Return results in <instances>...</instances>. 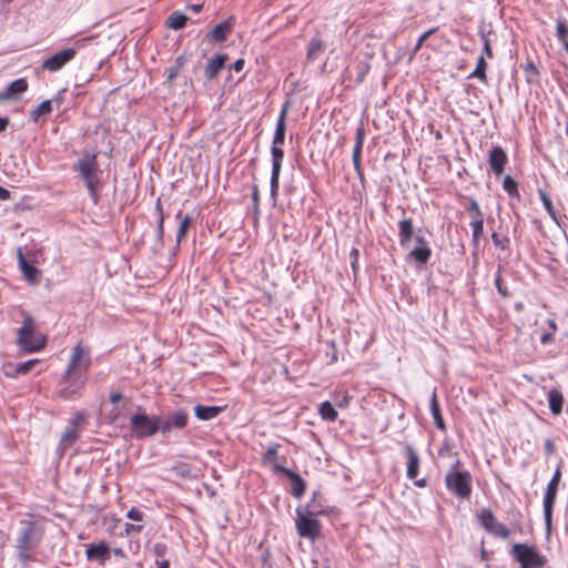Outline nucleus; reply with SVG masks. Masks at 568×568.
I'll list each match as a JSON object with an SVG mask.
<instances>
[{"label": "nucleus", "mask_w": 568, "mask_h": 568, "mask_svg": "<svg viewBox=\"0 0 568 568\" xmlns=\"http://www.w3.org/2000/svg\"><path fill=\"white\" fill-rule=\"evenodd\" d=\"M44 536V527L36 519H22L16 536V551L19 562L27 565L33 558Z\"/></svg>", "instance_id": "1"}, {"label": "nucleus", "mask_w": 568, "mask_h": 568, "mask_svg": "<svg viewBox=\"0 0 568 568\" xmlns=\"http://www.w3.org/2000/svg\"><path fill=\"white\" fill-rule=\"evenodd\" d=\"M295 511L297 534L313 541L317 539L321 536L322 525L316 517L323 515L324 510L318 509L316 506H313V504H306L304 507H297Z\"/></svg>", "instance_id": "2"}, {"label": "nucleus", "mask_w": 568, "mask_h": 568, "mask_svg": "<svg viewBox=\"0 0 568 568\" xmlns=\"http://www.w3.org/2000/svg\"><path fill=\"white\" fill-rule=\"evenodd\" d=\"M17 343L24 353H37L44 348L47 338L36 328V323L30 315H26L22 326L18 329Z\"/></svg>", "instance_id": "3"}, {"label": "nucleus", "mask_w": 568, "mask_h": 568, "mask_svg": "<svg viewBox=\"0 0 568 568\" xmlns=\"http://www.w3.org/2000/svg\"><path fill=\"white\" fill-rule=\"evenodd\" d=\"M460 460L457 459L445 476V485L453 495L467 499L470 497L473 489L471 475L468 470L458 469Z\"/></svg>", "instance_id": "4"}, {"label": "nucleus", "mask_w": 568, "mask_h": 568, "mask_svg": "<svg viewBox=\"0 0 568 568\" xmlns=\"http://www.w3.org/2000/svg\"><path fill=\"white\" fill-rule=\"evenodd\" d=\"M75 170L79 172L80 176L84 181V184L88 189V192L94 203L98 202L97 186L99 184L98 178V162L97 155L90 152L83 153L81 158L78 159L75 165Z\"/></svg>", "instance_id": "5"}, {"label": "nucleus", "mask_w": 568, "mask_h": 568, "mask_svg": "<svg viewBox=\"0 0 568 568\" xmlns=\"http://www.w3.org/2000/svg\"><path fill=\"white\" fill-rule=\"evenodd\" d=\"M510 554L518 561L520 568H540L547 562L536 547L528 544H515Z\"/></svg>", "instance_id": "6"}, {"label": "nucleus", "mask_w": 568, "mask_h": 568, "mask_svg": "<svg viewBox=\"0 0 568 568\" xmlns=\"http://www.w3.org/2000/svg\"><path fill=\"white\" fill-rule=\"evenodd\" d=\"M561 478L560 466H558L552 474V477L546 486V491L542 499L544 519L547 534L551 532L552 513L556 503L558 486Z\"/></svg>", "instance_id": "7"}, {"label": "nucleus", "mask_w": 568, "mask_h": 568, "mask_svg": "<svg viewBox=\"0 0 568 568\" xmlns=\"http://www.w3.org/2000/svg\"><path fill=\"white\" fill-rule=\"evenodd\" d=\"M131 429L136 438H145L160 432V416L136 413L131 417Z\"/></svg>", "instance_id": "8"}, {"label": "nucleus", "mask_w": 568, "mask_h": 568, "mask_svg": "<svg viewBox=\"0 0 568 568\" xmlns=\"http://www.w3.org/2000/svg\"><path fill=\"white\" fill-rule=\"evenodd\" d=\"M478 521L489 534L504 539L509 537V529L504 524L496 520L490 509H481L478 513Z\"/></svg>", "instance_id": "9"}, {"label": "nucleus", "mask_w": 568, "mask_h": 568, "mask_svg": "<svg viewBox=\"0 0 568 568\" xmlns=\"http://www.w3.org/2000/svg\"><path fill=\"white\" fill-rule=\"evenodd\" d=\"M75 57V49H63L55 54L47 58L42 62V68L50 72H57L61 70L67 63H69Z\"/></svg>", "instance_id": "10"}, {"label": "nucleus", "mask_w": 568, "mask_h": 568, "mask_svg": "<svg viewBox=\"0 0 568 568\" xmlns=\"http://www.w3.org/2000/svg\"><path fill=\"white\" fill-rule=\"evenodd\" d=\"M187 424V413L183 409H179L173 414L166 416L164 419L160 417V432L168 434L173 429H182Z\"/></svg>", "instance_id": "11"}, {"label": "nucleus", "mask_w": 568, "mask_h": 568, "mask_svg": "<svg viewBox=\"0 0 568 568\" xmlns=\"http://www.w3.org/2000/svg\"><path fill=\"white\" fill-rule=\"evenodd\" d=\"M89 366L90 358L85 357L84 349L80 345L74 346L72 348L70 362L65 371L64 383H69L68 378L73 371H75L79 367H82L83 371L87 372Z\"/></svg>", "instance_id": "12"}, {"label": "nucleus", "mask_w": 568, "mask_h": 568, "mask_svg": "<svg viewBox=\"0 0 568 568\" xmlns=\"http://www.w3.org/2000/svg\"><path fill=\"white\" fill-rule=\"evenodd\" d=\"M416 246L409 252V257L416 263L424 265L432 257V248L428 241L423 235L415 236Z\"/></svg>", "instance_id": "13"}, {"label": "nucleus", "mask_w": 568, "mask_h": 568, "mask_svg": "<svg viewBox=\"0 0 568 568\" xmlns=\"http://www.w3.org/2000/svg\"><path fill=\"white\" fill-rule=\"evenodd\" d=\"M274 471L276 473H282L284 476H286L291 483H292V495L295 497V498H301L304 493H305V489H306V484L304 481V479L298 475L296 474L295 471L282 466V465H274Z\"/></svg>", "instance_id": "14"}, {"label": "nucleus", "mask_w": 568, "mask_h": 568, "mask_svg": "<svg viewBox=\"0 0 568 568\" xmlns=\"http://www.w3.org/2000/svg\"><path fill=\"white\" fill-rule=\"evenodd\" d=\"M85 556L90 561H98L100 565H104L111 557V549L104 541L91 544L87 547Z\"/></svg>", "instance_id": "15"}, {"label": "nucleus", "mask_w": 568, "mask_h": 568, "mask_svg": "<svg viewBox=\"0 0 568 568\" xmlns=\"http://www.w3.org/2000/svg\"><path fill=\"white\" fill-rule=\"evenodd\" d=\"M507 154L504 149L499 145H495L489 151L488 163L490 170L496 176H499L504 172L505 164L507 163Z\"/></svg>", "instance_id": "16"}, {"label": "nucleus", "mask_w": 568, "mask_h": 568, "mask_svg": "<svg viewBox=\"0 0 568 568\" xmlns=\"http://www.w3.org/2000/svg\"><path fill=\"white\" fill-rule=\"evenodd\" d=\"M28 90V82L26 79L20 78L7 85V88L0 92V102L8 100H17L22 93Z\"/></svg>", "instance_id": "17"}, {"label": "nucleus", "mask_w": 568, "mask_h": 568, "mask_svg": "<svg viewBox=\"0 0 568 568\" xmlns=\"http://www.w3.org/2000/svg\"><path fill=\"white\" fill-rule=\"evenodd\" d=\"M404 452L407 457V469H406V476L409 479L417 478L418 469H419V456L417 452L409 445L405 444Z\"/></svg>", "instance_id": "18"}, {"label": "nucleus", "mask_w": 568, "mask_h": 568, "mask_svg": "<svg viewBox=\"0 0 568 568\" xmlns=\"http://www.w3.org/2000/svg\"><path fill=\"white\" fill-rule=\"evenodd\" d=\"M414 235L412 219H403L398 222V242L403 248H408Z\"/></svg>", "instance_id": "19"}, {"label": "nucleus", "mask_w": 568, "mask_h": 568, "mask_svg": "<svg viewBox=\"0 0 568 568\" xmlns=\"http://www.w3.org/2000/svg\"><path fill=\"white\" fill-rule=\"evenodd\" d=\"M227 60L226 54H217L209 60L205 67V77L210 80L214 79L219 72L223 69L225 62Z\"/></svg>", "instance_id": "20"}, {"label": "nucleus", "mask_w": 568, "mask_h": 568, "mask_svg": "<svg viewBox=\"0 0 568 568\" xmlns=\"http://www.w3.org/2000/svg\"><path fill=\"white\" fill-rule=\"evenodd\" d=\"M233 22L231 19L225 20L219 24H216L212 31L207 34L210 40L215 42H222L226 39L229 33L232 31Z\"/></svg>", "instance_id": "21"}, {"label": "nucleus", "mask_w": 568, "mask_h": 568, "mask_svg": "<svg viewBox=\"0 0 568 568\" xmlns=\"http://www.w3.org/2000/svg\"><path fill=\"white\" fill-rule=\"evenodd\" d=\"M224 407L222 406H206V405H196L194 407V414L200 420H211L215 418L221 412H223Z\"/></svg>", "instance_id": "22"}, {"label": "nucleus", "mask_w": 568, "mask_h": 568, "mask_svg": "<svg viewBox=\"0 0 568 568\" xmlns=\"http://www.w3.org/2000/svg\"><path fill=\"white\" fill-rule=\"evenodd\" d=\"M78 438H79V430H77L74 427H67V429L61 435V438H60V442L58 445V450L63 453L64 450H67L71 446H73L75 444V442L78 440Z\"/></svg>", "instance_id": "23"}, {"label": "nucleus", "mask_w": 568, "mask_h": 568, "mask_svg": "<svg viewBox=\"0 0 568 568\" xmlns=\"http://www.w3.org/2000/svg\"><path fill=\"white\" fill-rule=\"evenodd\" d=\"M282 169V162H272V171L270 179V195L276 201L280 187V174Z\"/></svg>", "instance_id": "24"}, {"label": "nucleus", "mask_w": 568, "mask_h": 568, "mask_svg": "<svg viewBox=\"0 0 568 568\" xmlns=\"http://www.w3.org/2000/svg\"><path fill=\"white\" fill-rule=\"evenodd\" d=\"M19 267H20V271L22 272V274L24 275V277L31 282V283H36L38 281V274H39V270L30 264L23 256V254L20 252L19 253Z\"/></svg>", "instance_id": "25"}, {"label": "nucleus", "mask_w": 568, "mask_h": 568, "mask_svg": "<svg viewBox=\"0 0 568 568\" xmlns=\"http://www.w3.org/2000/svg\"><path fill=\"white\" fill-rule=\"evenodd\" d=\"M549 409L554 415H559L562 412L564 396L560 390L552 388L548 392Z\"/></svg>", "instance_id": "26"}, {"label": "nucleus", "mask_w": 568, "mask_h": 568, "mask_svg": "<svg viewBox=\"0 0 568 568\" xmlns=\"http://www.w3.org/2000/svg\"><path fill=\"white\" fill-rule=\"evenodd\" d=\"M323 52L324 44L322 39L318 36L313 37L307 47V59L311 61H315L320 58V55Z\"/></svg>", "instance_id": "27"}, {"label": "nucleus", "mask_w": 568, "mask_h": 568, "mask_svg": "<svg viewBox=\"0 0 568 568\" xmlns=\"http://www.w3.org/2000/svg\"><path fill=\"white\" fill-rule=\"evenodd\" d=\"M430 413L434 418V423L438 429H445V422L440 413V407L437 402L436 392L433 393L430 398Z\"/></svg>", "instance_id": "28"}, {"label": "nucleus", "mask_w": 568, "mask_h": 568, "mask_svg": "<svg viewBox=\"0 0 568 568\" xmlns=\"http://www.w3.org/2000/svg\"><path fill=\"white\" fill-rule=\"evenodd\" d=\"M538 195L540 197V201L545 207V210L547 211V213L549 214V216L551 217V220L558 225L560 226V221H559V217L554 209V205H552V202L550 200V197L548 196V194L544 191V190H538Z\"/></svg>", "instance_id": "29"}, {"label": "nucleus", "mask_w": 568, "mask_h": 568, "mask_svg": "<svg viewBox=\"0 0 568 568\" xmlns=\"http://www.w3.org/2000/svg\"><path fill=\"white\" fill-rule=\"evenodd\" d=\"M318 413L324 420L335 422L337 419V412L331 402H323L318 407Z\"/></svg>", "instance_id": "30"}, {"label": "nucleus", "mask_w": 568, "mask_h": 568, "mask_svg": "<svg viewBox=\"0 0 568 568\" xmlns=\"http://www.w3.org/2000/svg\"><path fill=\"white\" fill-rule=\"evenodd\" d=\"M187 17L180 12L172 13L168 19V27L173 30H181L185 27Z\"/></svg>", "instance_id": "31"}, {"label": "nucleus", "mask_w": 568, "mask_h": 568, "mask_svg": "<svg viewBox=\"0 0 568 568\" xmlns=\"http://www.w3.org/2000/svg\"><path fill=\"white\" fill-rule=\"evenodd\" d=\"M52 112V102L51 100H45L41 102L32 112L31 120L37 122L41 115L50 114Z\"/></svg>", "instance_id": "32"}, {"label": "nucleus", "mask_w": 568, "mask_h": 568, "mask_svg": "<svg viewBox=\"0 0 568 568\" xmlns=\"http://www.w3.org/2000/svg\"><path fill=\"white\" fill-rule=\"evenodd\" d=\"M470 226L473 230L471 242H473L474 246H478L480 236L483 235V232H484V220L483 221H470Z\"/></svg>", "instance_id": "33"}, {"label": "nucleus", "mask_w": 568, "mask_h": 568, "mask_svg": "<svg viewBox=\"0 0 568 568\" xmlns=\"http://www.w3.org/2000/svg\"><path fill=\"white\" fill-rule=\"evenodd\" d=\"M486 67H487V63L485 61V58H484V55H480L477 60L476 68L470 73L469 78H476V79L485 81L486 80Z\"/></svg>", "instance_id": "34"}, {"label": "nucleus", "mask_w": 568, "mask_h": 568, "mask_svg": "<svg viewBox=\"0 0 568 568\" xmlns=\"http://www.w3.org/2000/svg\"><path fill=\"white\" fill-rule=\"evenodd\" d=\"M83 384H84V381L81 379L79 382H74V383H71L70 385L64 386L60 390L61 397L64 399H71L72 396L75 394V392L83 386Z\"/></svg>", "instance_id": "35"}, {"label": "nucleus", "mask_w": 568, "mask_h": 568, "mask_svg": "<svg viewBox=\"0 0 568 568\" xmlns=\"http://www.w3.org/2000/svg\"><path fill=\"white\" fill-rule=\"evenodd\" d=\"M524 70L527 72L526 80L528 83H534L537 81V77L539 74L538 68L532 61H528L524 64Z\"/></svg>", "instance_id": "36"}, {"label": "nucleus", "mask_w": 568, "mask_h": 568, "mask_svg": "<svg viewBox=\"0 0 568 568\" xmlns=\"http://www.w3.org/2000/svg\"><path fill=\"white\" fill-rule=\"evenodd\" d=\"M467 212L469 216L471 217V221H483V213L479 209V205L476 200L470 199L469 205L467 207Z\"/></svg>", "instance_id": "37"}, {"label": "nucleus", "mask_w": 568, "mask_h": 568, "mask_svg": "<svg viewBox=\"0 0 568 568\" xmlns=\"http://www.w3.org/2000/svg\"><path fill=\"white\" fill-rule=\"evenodd\" d=\"M39 363V359H29L27 362L18 363L14 367V372L17 375H26L28 374L34 365Z\"/></svg>", "instance_id": "38"}, {"label": "nucleus", "mask_w": 568, "mask_h": 568, "mask_svg": "<svg viewBox=\"0 0 568 568\" xmlns=\"http://www.w3.org/2000/svg\"><path fill=\"white\" fill-rule=\"evenodd\" d=\"M556 36L558 40L561 41L562 43H565V41H568V23L565 19H559L557 21Z\"/></svg>", "instance_id": "39"}, {"label": "nucleus", "mask_w": 568, "mask_h": 568, "mask_svg": "<svg viewBox=\"0 0 568 568\" xmlns=\"http://www.w3.org/2000/svg\"><path fill=\"white\" fill-rule=\"evenodd\" d=\"M503 189L510 196L518 195V185L517 182L509 175L505 176L503 181Z\"/></svg>", "instance_id": "40"}, {"label": "nucleus", "mask_w": 568, "mask_h": 568, "mask_svg": "<svg viewBox=\"0 0 568 568\" xmlns=\"http://www.w3.org/2000/svg\"><path fill=\"white\" fill-rule=\"evenodd\" d=\"M286 125L276 124L272 145L282 146L285 141Z\"/></svg>", "instance_id": "41"}, {"label": "nucleus", "mask_w": 568, "mask_h": 568, "mask_svg": "<svg viewBox=\"0 0 568 568\" xmlns=\"http://www.w3.org/2000/svg\"><path fill=\"white\" fill-rule=\"evenodd\" d=\"M191 223H192V217L189 216V215L184 216L181 220L180 226H179V230H178V233H176V241H178V243H180L185 237L187 227L190 226Z\"/></svg>", "instance_id": "42"}, {"label": "nucleus", "mask_w": 568, "mask_h": 568, "mask_svg": "<svg viewBox=\"0 0 568 568\" xmlns=\"http://www.w3.org/2000/svg\"><path fill=\"white\" fill-rule=\"evenodd\" d=\"M362 149H363V144H362V143H356V142H355L354 148H353L352 159H353L354 169H355L358 173L361 172V155H362Z\"/></svg>", "instance_id": "43"}, {"label": "nucleus", "mask_w": 568, "mask_h": 568, "mask_svg": "<svg viewBox=\"0 0 568 568\" xmlns=\"http://www.w3.org/2000/svg\"><path fill=\"white\" fill-rule=\"evenodd\" d=\"M494 283H495L496 290L498 291V293L503 297H508L509 296V292H508L507 287L504 286V284H503V277H501L500 268H498V271H497V273L495 275Z\"/></svg>", "instance_id": "44"}, {"label": "nucleus", "mask_w": 568, "mask_h": 568, "mask_svg": "<svg viewBox=\"0 0 568 568\" xmlns=\"http://www.w3.org/2000/svg\"><path fill=\"white\" fill-rule=\"evenodd\" d=\"M85 417H87V415L84 412H82V410L77 412L72 416V418L69 420L68 427H74L77 430H79V427L82 424V422L85 419Z\"/></svg>", "instance_id": "45"}, {"label": "nucleus", "mask_w": 568, "mask_h": 568, "mask_svg": "<svg viewBox=\"0 0 568 568\" xmlns=\"http://www.w3.org/2000/svg\"><path fill=\"white\" fill-rule=\"evenodd\" d=\"M369 69H371V67H369V63H367V62H361L357 65V75H356V82L357 83H362L364 81V79L367 75Z\"/></svg>", "instance_id": "46"}, {"label": "nucleus", "mask_w": 568, "mask_h": 568, "mask_svg": "<svg viewBox=\"0 0 568 568\" xmlns=\"http://www.w3.org/2000/svg\"><path fill=\"white\" fill-rule=\"evenodd\" d=\"M491 240L496 247H499L501 250H507L509 247V239L508 237L500 239L496 232H493Z\"/></svg>", "instance_id": "47"}, {"label": "nucleus", "mask_w": 568, "mask_h": 568, "mask_svg": "<svg viewBox=\"0 0 568 568\" xmlns=\"http://www.w3.org/2000/svg\"><path fill=\"white\" fill-rule=\"evenodd\" d=\"M277 447L278 445H271L266 449V452L263 455V460L268 462H275L277 459Z\"/></svg>", "instance_id": "48"}, {"label": "nucleus", "mask_w": 568, "mask_h": 568, "mask_svg": "<svg viewBox=\"0 0 568 568\" xmlns=\"http://www.w3.org/2000/svg\"><path fill=\"white\" fill-rule=\"evenodd\" d=\"M271 156H272V162H283L284 150L282 149V146L272 145L271 146Z\"/></svg>", "instance_id": "49"}, {"label": "nucleus", "mask_w": 568, "mask_h": 568, "mask_svg": "<svg viewBox=\"0 0 568 568\" xmlns=\"http://www.w3.org/2000/svg\"><path fill=\"white\" fill-rule=\"evenodd\" d=\"M288 110H290V102H285L280 111L276 124L286 125L285 121H286V115H287Z\"/></svg>", "instance_id": "50"}, {"label": "nucleus", "mask_w": 568, "mask_h": 568, "mask_svg": "<svg viewBox=\"0 0 568 568\" xmlns=\"http://www.w3.org/2000/svg\"><path fill=\"white\" fill-rule=\"evenodd\" d=\"M126 517L134 521H141L143 519V513L135 507H132L126 513Z\"/></svg>", "instance_id": "51"}, {"label": "nucleus", "mask_w": 568, "mask_h": 568, "mask_svg": "<svg viewBox=\"0 0 568 568\" xmlns=\"http://www.w3.org/2000/svg\"><path fill=\"white\" fill-rule=\"evenodd\" d=\"M358 250L357 248H353L351 251V265H352V268L354 272H356L357 270V261H358Z\"/></svg>", "instance_id": "52"}, {"label": "nucleus", "mask_w": 568, "mask_h": 568, "mask_svg": "<svg viewBox=\"0 0 568 568\" xmlns=\"http://www.w3.org/2000/svg\"><path fill=\"white\" fill-rule=\"evenodd\" d=\"M434 32V30H428L424 32L417 40V43L415 45V51L419 50L424 41Z\"/></svg>", "instance_id": "53"}, {"label": "nucleus", "mask_w": 568, "mask_h": 568, "mask_svg": "<svg viewBox=\"0 0 568 568\" xmlns=\"http://www.w3.org/2000/svg\"><path fill=\"white\" fill-rule=\"evenodd\" d=\"M483 42H484V53L490 58L493 55L490 42H489L488 37H486L485 34H483Z\"/></svg>", "instance_id": "54"}, {"label": "nucleus", "mask_w": 568, "mask_h": 568, "mask_svg": "<svg viewBox=\"0 0 568 568\" xmlns=\"http://www.w3.org/2000/svg\"><path fill=\"white\" fill-rule=\"evenodd\" d=\"M554 334L555 333H552V332H545L544 334H541V336H540L541 344L547 345V344L551 343L554 339Z\"/></svg>", "instance_id": "55"}, {"label": "nucleus", "mask_w": 568, "mask_h": 568, "mask_svg": "<svg viewBox=\"0 0 568 568\" xmlns=\"http://www.w3.org/2000/svg\"><path fill=\"white\" fill-rule=\"evenodd\" d=\"M364 139H365V131H364V126L363 125H359L356 130V139H355V142L356 143H364Z\"/></svg>", "instance_id": "56"}, {"label": "nucleus", "mask_w": 568, "mask_h": 568, "mask_svg": "<svg viewBox=\"0 0 568 568\" xmlns=\"http://www.w3.org/2000/svg\"><path fill=\"white\" fill-rule=\"evenodd\" d=\"M124 528H125V532L130 534L131 531L140 532L143 527L141 525H133V524L126 523Z\"/></svg>", "instance_id": "57"}, {"label": "nucleus", "mask_w": 568, "mask_h": 568, "mask_svg": "<svg viewBox=\"0 0 568 568\" xmlns=\"http://www.w3.org/2000/svg\"><path fill=\"white\" fill-rule=\"evenodd\" d=\"M244 60L243 59H237L232 65H231V69L235 72H241L244 68Z\"/></svg>", "instance_id": "58"}, {"label": "nucleus", "mask_w": 568, "mask_h": 568, "mask_svg": "<svg viewBox=\"0 0 568 568\" xmlns=\"http://www.w3.org/2000/svg\"><path fill=\"white\" fill-rule=\"evenodd\" d=\"M122 397L123 396H122L121 393L115 392V393L110 394L109 400H110L111 404L115 405V404H118L122 399Z\"/></svg>", "instance_id": "59"}, {"label": "nucleus", "mask_w": 568, "mask_h": 568, "mask_svg": "<svg viewBox=\"0 0 568 568\" xmlns=\"http://www.w3.org/2000/svg\"><path fill=\"white\" fill-rule=\"evenodd\" d=\"M545 452L547 455H551L555 452V445L551 439L545 442Z\"/></svg>", "instance_id": "60"}, {"label": "nucleus", "mask_w": 568, "mask_h": 568, "mask_svg": "<svg viewBox=\"0 0 568 568\" xmlns=\"http://www.w3.org/2000/svg\"><path fill=\"white\" fill-rule=\"evenodd\" d=\"M166 73H168V80L169 81L173 80L179 73V67H172V68L168 69Z\"/></svg>", "instance_id": "61"}, {"label": "nucleus", "mask_w": 568, "mask_h": 568, "mask_svg": "<svg viewBox=\"0 0 568 568\" xmlns=\"http://www.w3.org/2000/svg\"><path fill=\"white\" fill-rule=\"evenodd\" d=\"M89 41H90L89 38L80 39L74 42V47L72 49H75V52H77L79 49L85 47L87 42H89Z\"/></svg>", "instance_id": "62"}, {"label": "nucleus", "mask_w": 568, "mask_h": 568, "mask_svg": "<svg viewBox=\"0 0 568 568\" xmlns=\"http://www.w3.org/2000/svg\"><path fill=\"white\" fill-rule=\"evenodd\" d=\"M9 199H10V192L7 189L0 186V200L7 201Z\"/></svg>", "instance_id": "63"}, {"label": "nucleus", "mask_w": 568, "mask_h": 568, "mask_svg": "<svg viewBox=\"0 0 568 568\" xmlns=\"http://www.w3.org/2000/svg\"><path fill=\"white\" fill-rule=\"evenodd\" d=\"M547 324H548V327H549L548 332H552V333L557 332L558 327H557V323L555 322V320H552V318L547 320Z\"/></svg>", "instance_id": "64"}]
</instances>
